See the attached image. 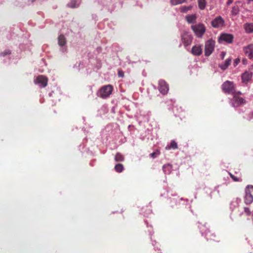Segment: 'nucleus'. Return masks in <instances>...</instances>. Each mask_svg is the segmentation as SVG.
<instances>
[{
	"mask_svg": "<svg viewBox=\"0 0 253 253\" xmlns=\"http://www.w3.org/2000/svg\"><path fill=\"white\" fill-rule=\"evenodd\" d=\"M113 91L111 85H107L101 88L97 92V95L102 98H106L110 96Z\"/></svg>",
	"mask_w": 253,
	"mask_h": 253,
	"instance_id": "nucleus-1",
	"label": "nucleus"
},
{
	"mask_svg": "<svg viewBox=\"0 0 253 253\" xmlns=\"http://www.w3.org/2000/svg\"><path fill=\"white\" fill-rule=\"evenodd\" d=\"M191 28L196 36L199 38H201L206 31V27L203 24L192 25Z\"/></svg>",
	"mask_w": 253,
	"mask_h": 253,
	"instance_id": "nucleus-2",
	"label": "nucleus"
},
{
	"mask_svg": "<svg viewBox=\"0 0 253 253\" xmlns=\"http://www.w3.org/2000/svg\"><path fill=\"white\" fill-rule=\"evenodd\" d=\"M215 47L214 41L210 39L205 42V54L207 56H210L213 52Z\"/></svg>",
	"mask_w": 253,
	"mask_h": 253,
	"instance_id": "nucleus-3",
	"label": "nucleus"
},
{
	"mask_svg": "<svg viewBox=\"0 0 253 253\" xmlns=\"http://www.w3.org/2000/svg\"><path fill=\"white\" fill-rule=\"evenodd\" d=\"M223 91L227 93H234L235 87L232 82L229 81L225 82L222 85Z\"/></svg>",
	"mask_w": 253,
	"mask_h": 253,
	"instance_id": "nucleus-4",
	"label": "nucleus"
},
{
	"mask_svg": "<svg viewBox=\"0 0 253 253\" xmlns=\"http://www.w3.org/2000/svg\"><path fill=\"white\" fill-rule=\"evenodd\" d=\"M211 25L214 28L223 27L225 25V21L220 16H217L211 22Z\"/></svg>",
	"mask_w": 253,
	"mask_h": 253,
	"instance_id": "nucleus-5",
	"label": "nucleus"
},
{
	"mask_svg": "<svg viewBox=\"0 0 253 253\" xmlns=\"http://www.w3.org/2000/svg\"><path fill=\"white\" fill-rule=\"evenodd\" d=\"M233 40V35L227 33L221 34L218 38V41L220 43L226 42L227 43H230L232 42Z\"/></svg>",
	"mask_w": 253,
	"mask_h": 253,
	"instance_id": "nucleus-6",
	"label": "nucleus"
},
{
	"mask_svg": "<svg viewBox=\"0 0 253 253\" xmlns=\"http://www.w3.org/2000/svg\"><path fill=\"white\" fill-rule=\"evenodd\" d=\"M47 79L43 76H39L35 80L34 82L41 87H44L47 84Z\"/></svg>",
	"mask_w": 253,
	"mask_h": 253,
	"instance_id": "nucleus-7",
	"label": "nucleus"
},
{
	"mask_svg": "<svg viewBox=\"0 0 253 253\" xmlns=\"http://www.w3.org/2000/svg\"><path fill=\"white\" fill-rule=\"evenodd\" d=\"M158 88L160 92L163 94H167L169 90L168 84L163 80L159 81Z\"/></svg>",
	"mask_w": 253,
	"mask_h": 253,
	"instance_id": "nucleus-8",
	"label": "nucleus"
},
{
	"mask_svg": "<svg viewBox=\"0 0 253 253\" xmlns=\"http://www.w3.org/2000/svg\"><path fill=\"white\" fill-rule=\"evenodd\" d=\"M243 51L249 58L253 60V44H250L243 47Z\"/></svg>",
	"mask_w": 253,
	"mask_h": 253,
	"instance_id": "nucleus-9",
	"label": "nucleus"
},
{
	"mask_svg": "<svg viewBox=\"0 0 253 253\" xmlns=\"http://www.w3.org/2000/svg\"><path fill=\"white\" fill-rule=\"evenodd\" d=\"M252 76L253 73L251 71L245 72L242 75V82L245 84L248 83L251 80Z\"/></svg>",
	"mask_w": 253,
	"mask_h": 253,
	"instance_id": "nucleus-10",
	"label": "nucleus"
},
{
	"mask_svg": "<svg viewBox=\"0 0 253 253\" xmlns=\"http://www.w3.org/2000/svg\"><path fill=\"white\" fill-rule=\"evenodd\" d=\"M249 186H247L246 188V194L245 196V203L246 204H250L253 202V196L250 193L249 190Z\"/></svg>",
	"mask_w": 253,
	"mask_h": 253,
	"instance_id": "nucleus-11",
	"label": "nucleus"
},
{
	"mask_svg": "<svg viewBox=\"0 0 253 253\" xmlns=\"http://www.w3.org/2000/svg\"><path fill=\"white\" fill-rule=\"evenodd\" d=\"M245 102V100L243 98L234 96L232 99V104L234 107H238Z\"/></svg>",
	"mask_w": 253,
	"mask_h": 253,
	"instance_id": "nucleus-12",
	"label": "nucleus"
},
{
	"mask_svg": "<svg viewBox=\"0 0 253 253\" xmlns=\"http://www.w3.org/2000/svg\"><path fill=\"white\" fill-rule=\"evenodd\" d=\"M192 53L196 56L200 55L202 53V47L201 45H196L192 47Z\"/></svg>",
	"mask_w": 253,
	"mask_h": 253,
	"instance_id": "nucleus-13",
	"label": "nucleus"
},
{
	"mask_svg": "<svg viewBox=\"0 0 253 253\" xmlns=\"http://www.w3.org/2000/svg\"><path fill=\"white\" fill-rule=\"evenodd\" d=\"M241 200L240 199H236L233 200L230 204V209L233 211L239 207V204L241 202Z\"/></svg>",
	"mask_w": 253,
	"mask_h": 253,
	"instance_id": "nucleus-14",
	"label": "nucleus"
},
{
	"mask_svg": "<svg viewBox=\"0 0 253 253\" xmlns=\"http://www.w3.org/2000/svg\"><path fill=\"white\" fill-rule=\"evenodd\" d=\"M192 37L188 34H184L182 36V40L183 41L185 45H189L192 42Z\"/></svg>",
	"mask_w": 253,
	"mask_h": 253,
	"instance_id": "nucleus-15",
	"label": "nucleus"
},
{
	"mask_svg": "<svg viewBox=\"0 0 253 253\" xmlns=\"http://www.w3.org/2000/svg\"><path fill=\"white\" fill-rule=\"evenodd\" d=\"M244 28L247 33H253V23H246L244 24Z\"/></svg>",
	"mask_w": 253,
	"mask_h": 253,
	"instance_id": "nucleus-16",
	"label": "nucleus"
},
{
	"mask_svg": "<svg viewBox=\"0 0 253 253\" xmlns=\"http://www.w3.org/2000/svg\"><path fill=\"white\" fill-rule=\"evenodd\" d=\"M185 18L187 21L189 23H193L196 21L197 16L196 14H194L191 15H188L186 16Z\"/></svg>",
	"mask_w": 253,
	"mask_h": 253,
	"instance_id": "nucleus-17",
	"label": "nucleus"
},
{
	"mask_svg": "<svg viewBox=\"0 0 253 253\" xmlns=\"http://www.w3.org/2000/svg\"><path fill=\"white\" fill-rule=\"evenodd\" d=\"M163 169L165 174H169L172 171V166L169 164L165 165Z\"/></svg>",
	"mask_w": 253,
	"mask_h": 253,
	"instance_id": "nucleus-18",
	"label": "nucleus"
},
{
	"mask_svg": "<svg viewBox=\"0 0 253 253\" xmlns=\"http://www.w3.org/2000/svg\"><path fill=\"white\" fill-rule=\"evenodd\" d=\"M207 5L206 0H198V6L201 10H204Z\"/></svg>",
	"mask_w": 253,
	"mask_h": 253,
	"instance_id": "nucleus-19",
	"label": "nucleus"
},
{
	"mask_svg": "<svg viewBox=\"0 0 253 253\" xmlns=\"http://www.w3.org/2000/svg\"><path fill=\"white\" fill-rule=\"evenodd\" d=\"M58 44L60 46H63L66 44V40L64 36L60 35L59 36Z\"/></svg>",
	"mask_w": 253,
	"mask_h": 253,
	"instance_id": "nucleus-20",
	"label": "nucleus"
},
{
	"mask_svg": "<svg viewBox=\"0 0 253 253\" xmlns=\"http://www.w3.org/2000/svg\"><path fill=\"white\" fill-rule=\"evenodd\" d=\"M231 61V59H226L224 64H221L220 65V67L222 70L226 69L228 67V66L230 64Z\"/></svg>",
	"mask_w": 253,
	"mask_h": 253,
	"instance_id": "nucleus-21",
	"label": "nucleus"
},
{
	"mask_svg": "<svg viewBox=\"0 0 253 253\" xmlns=\"http://www.w3.org/2000/svg\"><path fill=\"white\" fill-rule=\"evenodd\" d=\"M186 0H170V3L172 5H176L185 2Z\"/></svg>",
	"mask_w": 253,
	"mask_h": 253,
	"instance_id": "nucleus-22",
	"label": "nucleus"
},
{
	"mask_svg": "<svg viewBox=\"0 0 253 253\" xmlns=\"http://www.w3.org/2000/svg\"><path fill=\"white\" fill-rule=\"evenodd\" d=\"M115 169L117 172H121L124 169V167L123 165L118 164L115 166Z\"/></svg>",
	"mask_w": 253,
	"mask_h": 253,
	"instance_id": "nucleus-23",
	"label": "nucleus"
},
{
	"mask_svg": "<svg viewBox=\"0 0 253 253\" xmlns=\"http://www.w3.org/2000/svg\"><path fill=\"white\" fill-rule=\"evenodd\" d=\"M115 160L117 162H121L124 160V157L120 153H117L115 157Z\"/></svg>",
	"mask_w": 253,
	"mask_h": 253,
	"instance_id": "nucleus-24",
	"label": "nucleus"
},
{
	"mask_svg": "<svg viewBox=\"0 0 253 253\" xmlns=\"http://www.w3.org/2000/svg\"><path fill=\"white\" fill-rule=\"evenodd\" d=\"M192 6H184L181 7L180 11L182 12L186 13L192 8Z\"/></svg>",
	"mask_w": 253,
	"mask_h": 253,
	"instance_id": "nucleus-25",
	"label": "nucleus"
},
{
	"mask_svg": "<svg viewBox=\"0 0 253 253\" xmlns=\"http://www.w3.org/2000/svg\"><path fill=\"white\" fill-rule=\"evenodd\" d=\"M177 146L176 143L174 141H171L170 144L169 146L167 147V149H176L177 148Z\"/></svg>",
	"mask_w": 253,
	"mask_h": 253,
	"instance_id": "nucleus-26",
	"label": "nucleus"
},
{
	"mask_svg": "<svg viewBox=\"0 0 253 253\" xmlns=\"http://www.w3.org/2000/svg\"><path fill=\"white\" fill-rule=\"evenodd\" d=\"M239 11V9L238 6H233L231 10V14L232 15H237Z\"/></svg>",
	"mask_w": 253,
	"mask_h": 253,
	"instance_id": "nucleus-27",
	"label": "nucleus"
},
{
	"mask_svg": "<svg viewBox=\"0 0 253 253\" xmlns=\"http://www.w3.org/2000/svg\"><path fill=\"white\" fill-rule=\"evenodd\" d=\"M160 154V151L158 150H156L155 152H154L153 153H151L150 154V156L152 158H155L156 157H157L158 155H159Z\"/></svg>",
	"mask_w": 253,
	"mask_h": 253,
	"instance_id": "nucleus-28",
	"label": "nucleus"
},
{
	"mask_svg": "<svg viewBox=\"0 0 253 253\" xmlns=\"http://www.w3.org/2000/svg\"><path fill=\"white\" fill-rule=\"evenodd\" d=\"M244 212L247 216H249L251 214L250 209L247 207L244 208Z\"/></svg>",
	"mask_w": 253,
	"mask_h": 253,
	"instance_id": "nucleus-29",
	"label": "nucleus"
},
{
	"mask_svg": "<svg viewBox=\"0 0 253 253\" xmlns=\"http://www.w3.org/2000/svg\"><path fill=\"white\" fill-rule=\"evenodd\" d=\"M76 1L73 0L71 1V4H69V6L72 8H74L76 7V5L75 4Z\"/></svg>",
	"mask_w": 253,
	"mask_h": 253,
	"instance_id": "nucleus-30",
	"label": "nucleus"
},
{
	"mask_svg": "<svg viewBox=\"0 0 253 253\" xmlns=\"http://www.w3.org/2000/svg\"><path fill=\"white\" fill-rule=\"evenodd\" d=\"M118 76L119 77H123L124 76V72L123 71H119L118 72Z\"/></svg>",
	"mask_w": 253,
	"mask_h": 253,
	"instance_id": "nucleus-31",
	"label": "nucleus"
},
{
	"mask_svg": "<svg viewBox=\"0 0 253 253\" xmlns=\"http://www.w3.org/2000/svg\"><path fill=\"white\" fill-rule=\"evenodd\" d=\"M230 175H231V177H232V178L233 179L234 181H239V179L238 178H236L233 175L231 174Z\"/></svg>",
	"mask_w": 253,
	"mask_h": 253,
	"instance_id": "nucleus-32",
	"label": "nucleus"
},
{
	"mask_svg": "<svg viewBox=\"0 0 253 253\" xmlns=\"http://www.w3.org/2000/svg\"><path fill=\"white\" fill-rule=\"evenodd\" d=\"M240 62V60L239 59H236L234 61V65H237Z\"/></svg>",
	"mask_w": 253,
	"mask_h": 253,
	"instance_id": "nucleus-33",
	"label": "nucleus"
},
{
	"mask_svg": "<svg viewBox=\"0 0 253 253\" xmlns=\"http://www.w3.org/2000/svg\"><path fill=\"white\" fill-rule=\"evenodd\" d=\"M233 0H227L226 4L227 5H230V4H231L233 2Z\"/></svg>",
	"mask_w": 253,
	"mask_h": 253,
	"instance_id": "nucleus-34",
	"label": "nucleus"
},
{
	"mask_svg": "<svg viewBox=\"0 0 253 253\" xmlns=\"http://www.w3.org/2000/svg\"><path fill=\"white\" fill-rule=\"evenodd\" d=\"M225 55V52H222L221 53V55H222V58H224V57Z\"/></svg>",
	"mask_w": 253,
	"mask_h": 253,
	"instance_id": "nucleus-35",
	"label": "nucleus"
},
{
	"mask_svg": "<svg viewBox=\"0 0 253 253\" xmlns=\"http://www.w3.org/2000/svg\"><path fill=\"white\" fill-rule=\"evenodd\" d=\"M249 2H253V0H247Z\"/></svg>",
	"mask_w": 253,
	"mask_h": 253,
	"instance_id": "nucleus-36",
	"label": "nucleus"
},
{
	"mask_svg": "<svg viewBox=\"0 0 253 253\" xmlns=\"http://www.w3.org/2000/svg\"><path fill=\"white\" fill-rule=\"evenodd\" d=\"M242 214H243L242 212H241L240 213V215H242Z\"/></svg>",
	"mask_w": 253,
	"mask_h": 253,
	"instance_id": "nucleus-37",
	"label": "nucleus"
},
{
	"mask_svg": "<svg viewBox=\"0 0 253 253\" xmlns=\"http://www.w3.org/2000/svg\"><path fill=\"white\" fill-rule=\"evenodd\" d=\"M238 93L241 94V92L239 91V92H238Z\"/></svg>",
	"mask_w": 253,
	"mask_h": 253,
	"instance_id": "nucleus-38",
	"label": "nucleus"
}]
</instances>
